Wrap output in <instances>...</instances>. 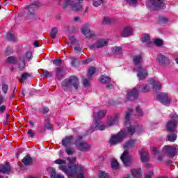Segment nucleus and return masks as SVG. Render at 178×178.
Returning a JSON list of instances; mask_svg holds the SVG:
<instances>
[{
	"instance_id": "1",
	"label": "nucleus",
	"mask_w": 178,
	"mask_h": 178,
	"mask_svg": "<svg viewBox=\"0 0 178 178\" xmlns=\"http://www.w3.org/2000/svg\"><path fill=\"white\" fill-rule=\"evenodd\" d=\"M54 163L56 165H60L58 166L60 170H62L65 175L67 176H70L71 177H76V178H84V170L86 168L81 165H72L71 166L66 165V161L63 159H56Z\"/></svg>"
},
{
	"instance_id": "2",
	"label": "nucleus",
	"mask_w": 178,
	"mask_h": 178,
	"mask_svg": "<svg viewBox=\"0 0 178 178\" xmlns=\"http://www.w3.org/2000/svg\"><path fill=\"white\" fill-rule=\"evenodd\" d=\"M142 126L138 125L134 127L131 125L128 127L126 129L122 130L121 131L118 132L117 134L112 136L110 139V144L111 145H116V144H119L126 138V137H129V136H133L134 133H137L140 134V133H143Z\"/></svg>"
},
{
	"instance_id": "3",
	"label": "nucleus",
	"mask_w": 178,
	"mask_h": 178,
	"mask_svg": "<svg viewBox=\"0 0 178 178\" xmlns=\"http://www.w3.org/2000/svg\"><path fill=\"white\" fill-rule=\"evenodd\" d=\"M136 140L131 139L126 142L124 145V151L121 155L120 159L126 168H130V166L134 163L133 156L129 154V150L127 149L134 148L136 147Z\"/></svg>"
},
{
	"instance_id": "4",
	"label": "nucleus",
	"mask_w": 178,
	"mask_h": 178,
	"mask_svg": "<svg viewBox=\"0 0 178 178\" xmlns=\"http://www.w3.org/2000/svg\"><path fill=\"white\" fill-rule=\"evenodd\" d=\"M80 82L76 76H71L61 82V88L65 92L79 90Z\"/></svg>"
},
{
	"instance_id": "5",
	"label": "nucleus",
	"mask_w": 178,
	"mask_h": 178,
	"mask_svg": "<svg viewBox=\"0 0 178 178\" xmlns=\"http://www.w3.org/2000/svg\"><path fill=\"white\" fill-rule=\"evenodd\" d=\"M106 115V111L105 110H101L97 113H93V118L95 121V125L96 127V130H104L105 129V125L101 124V122L99 121V119H102L104 116Z\"/></svg>"
},
{
	"instance_id": "6",
	"label": "nucleus",
	"mask_w": 178,
	"mask_h": 178,
	"mask_svg": "<svg viewBox=\"0 0 178 178\" xmlns=\"http://www.w3.org/2000/svg\"><path fill=\"white\" fill-rule=\"evenodd\" d=\"M81 140H83V136H78L77 140H75V145L77 149H79V151H81L82 152L90 151V149H91V146H90L87 142L81 141Z\"/></svg>"
},
{
	"instance_id": "7",
	"label": "nucleus",
	"mask_w": 178,
	"mask_h": 178,
	"mask_svg": "<svg viewBox=\"0 0 178 178\" xmlns=\"http://www.w3.org/2000/svg\"><path fill=\"white\" fill-rule=\"evenodd\" d=\"M171 120L168 121L166 124L168 131H176V127L178 124V115L176 113L170 114Z\"/></svg>"
},
{
	"instance_id": "8",
	"label": "nucleus",
	"mask_w": 178,
	"mask_h": 178,
	"mask_svg": "<svg viewBox=\"0 0 178 178\" xmlns=\"http://www.w3.org/2000/svg\"><path fill=\"white\" fill-rule=\"evenodd\" d=\"M147 6L152 10L165 9V3H163V0H147Z\"/></svg>"
},
{
	"instance_id": "9",
	"label": "nucleus",
	"mask_w": 178,
	"mask_h": 178,
	"mask_svg": "<svg viewBox=\"0 0 178 178\" xmlns=\"http://www.w3.org/2000/svg\"><path fill=\"white\" fill-rule=\"evenodd\" d=\"M163 154H167L169 155L170 158H174L176 156L178 153V146L177 145H174L172 146L165 145L163 147Z\"/></svg>"
},
{
	"instance_id": "10",
	"label": "nucleus",
	"mask_w": 178,
	"mask_h": 178,
	"mask_svg": "<svg viewBox=\"0 0 178 178\" xmlns=\"http://www.w3.org/2000/svg\"><path fill=\"white\" fill-rule=\"evenodd\" d=\"M7 63L15 64L19 62V69L20 70H23L24 69V66L26 65L24 62V57H19V60L16 58L15 56H10L6 60Z\"/></svg>"
},
{
	"instance_id": "11",
	"label": "nucleus",
	"mask_w": 178,
	"mask_h": 178,
	"mask_svg": "<svg viewBox=\"0 0 178 178\" xmlns=\"http://www.w3.org/2000/svg\"><path fill=\"white\" fill-rule=\"evenodd\" d=\"M81 31L86 38H93L95 37V32L90 29L88 24H83L81 28Z\"/></svg>"
},
{
	"instance_id": "12",
	"label": "nucleus",
	"mask_w": 178,
	"mask_h": 178,
	"mask_svg": "<svg viewBox=\"0 0 178 178\" xmlns=\"http://www.w3.org/2000/svg\"><path fill=\"white\" fill-rule=\"evenodd\" d=\"M40 6H41V3L35 1L34 2L32 1L31 4L26 6L25 9L27 10L29 16H30V15L34 16V15H35V9H38Z\"/></svg>"
},
{
	"instance_id": "13",
	"label": "nucleus",
	"mask_w": 178,
	"mask_h": 178,
	"mask_svg": "<svg viewBox=\"0 0 178 178\" xmlns=\"http://www.w3.org/2000/svg\"><path fill=\"white\" fill-rule=\"evenodd\" d=\"M99 81L102 84H106V88L107 90H112L113 88V82L111 77L103 75L99 78Z\"/></svg>"
},
{
	"instance_id": "14",
	"label": "nucleus",
	"mask_w": 178,
	"mask_h": 178,
	"mask_svg": "<svg viewBox=\"0 0 178 178\" xmlns=\"http://www.w3.org/2000/svg\"><path fill=\"white\" fill-rule=\"evenodd\" d=\"M106 45H108V40L100 39L95 44H89L88 48H90V49H95V48H104V47H106Z\"/></svg>"
},
{
	"instance_id": "15",
	"label": "nucleus",
	"mask_w": 178,
	"mask_h": 178,
	"mask_svg": "<svg viewBox=\"0 0 178 178\" xmlns=\"http://www.w3.org/2000/svg\"><path fill=\"white\" fill-rule=\"evenodd\" d=\"M156 98L158 99V101H159V102H161V104L165 105V106L170 104V100H169V97L166 93H161L157 95Z\"/></svg>"
},
{
	"instance_id": "16",
	"label": "nucleus",
	"mask_w": 178,
	"mask_h": 178,
	"mask_svg": "<svg viewBox=\"0 0 178 178\" xmlns=\"http://www.w3.org/2000/svg\"><path fill=\"white\" fill-rule=\"evenodd\" d=\"M137 72V77L139 80H144L148 76V71L143 67H139Z\"/></svg>"
},
{
	"instance_id": "17",
	"label": "nucleus",
	"mask_w": 178,
	"mask_h": 178,
	"mask_svg": "<svg viewBox=\"0 0 178 178\" xmlns=\"http://www.w3.org/2000/svg\"><path fill=\"white\" fill-rule=\"evenodd\" d=\"M128 101H134L138 98V90L134 88L130 92L127 93V95Z\"/></svg>"
},
{
	"instance_id": "18",
	"label": "nucleus",
	"mask_w": 178,
	"mask_h": 178,
	"mask_svg": "<svg viewBox=\"0 0 178 178\" xmlns=\"http://www.w3.org/2000/svg\"><path fill=\"white\" fill-rule=\"evenodd\" d=\"M158 62H159L160 65L162 66H166L169 65V58L165 56L163 54H160L158 56Z\"/></svg>"
},
{
	"instance_id": "19",
	"label": "nucleus",
	"mask_w": 178,
	"mask_h": 178,
	"mask_svg": "<svg viewBox=\"0 0 178 178\" xmlns=\"http://www.w3.org/2000/svg\"><path fill=\"white\" fill-rule=\"evenodd\" d=\"M119 122V115L116 114L113 117H110L107 122L108 126H115V124H118Z\"/></svg>"
},
{
	"instance_id": "20",
	"label": "nucleus",
	"mask_w": 178,
	"mask_h": 178,
	"mask_svg": "<svg viewBox=\"0 0 178 178\" xmlns=\"http://www.w3.org/2000/svg\"><path fill=\"white\" fill-rule=\"evenodd\" d=\"M133 61L135 66L141 67V65H143V55L139 54V55L135 56L133 58Z\"/></svg>"
},
{
	"instance_id": "21",
	"label": "nucleus",
	"mask_w": 178,
	"mask_h": 178,
	"mask_svg": "<svg viewBox=\"0 0 178 178\" xmlns=\"http://www.w3.org/2000/svg\"><path fill=\"white\" fill-rule=\"evenodd\" d=\"M73 140H74L73 136H67L65 139L62 140V145H63V147H67V145H71L72 143H73Z\"/></svg>"
},
{
	"instance_id": "22",
	"label": "nucleus",
	"mask_w": 178,
	"mask_h": 178,
	"mask_svg": "<svg viewBox=\"0 0 178 178\" xmlns=\"http://www.w3.org/2000/svg\"><path fill=\"white\" fill-rule=\"evenodd\" d=\"M140 160L142 162H148V161H149V155L145 150L142 149L140 152Z\"/></svg>"
},
{
	"instance_id": "23",
	"label": "nucleus",
	"mask_w": 178,
	"mask_h": 178,
	"mask_svg": "<svg viewBox=\"0 0 178 178\" xmlns=\"http://www.w3.org/2000/svg\"><path fill=\"white\" fill-rule=\"evenodd\" d=\"M0 172L8 175L10 172V165L8 163H6L5 165L0 166Z\"/></svg>"
},
{
	"instance_id": "24",
	"label": "nucleus",
	"mask_w": 178,
	"mask_h": 178,
	"mask_svg": "<svg viewBox=\"0 0 178 178\" xmlns=\"http://www.w3.org/2000/svg\"><path fill=\"white\" fill-rule=\"evenodd\" d=\"M131 173L134 177H141L143 176V170H141V168L138 169H133L131 170Z\"/></svg>"
},
{
	"instance_id": "25",
	"label": "nucleus",
	"mask_w": 178,
	"mask_h": 178,
	"mask_svg": "<svg viewBox=\"0 0 178 178\" xmlns=\"http://www.w3.org/2000/svg\"><path fill=\"white\" fill-rule=\"evenodd\" d=\"M113 23H115V19L110 17H103L102 24L107 26L109 24H113Z\"/></svg>"
},
{
	"instance_id": "26",
	"label": "nucleus",
	"mask_w": 178,
	"mask_h": 178,
	"mask_svg": "<svg viewBox=\"0 0 178 178\" xmlns=\"http://www.w3.org/2000/svg\"><path fill=\"white\" fill-rule=\"evenodd\" d=\"M131 33H133V29L130 26H127L124 28L122 33V37H129V35H131Z\"/></svg>"
},
{
	"instance_id": "27",
	"label": "nucleus",
	"mask_w": 178,
	"mask_h": 178,
	"mask_svg": "<svg viewBox=\"0 0 178 178\" xmlns=\"http://www.w3.org/2000/svg\"><path fill=\"white\" fill-rule=\"evenodd\" d=\"M141 92H149L151 91V86L147 84L139 85Z\"/></svg>"
},
{
	"instance_id": "28",
	"label": "nucleus",
	"mask_w": 178,
	"mask_h": 178,
	"mask_svg": "<svg viewBox=\"0 0 178 178\" xmlns=\"http://www.w3.org/2000/svg\"><path fill=\"white\" fill-rule=\"evenodd\" d=\"M131 113H133V109L129 108L125 115V126H129Z\"/></svg>"
},
{
	"instance_id": "29",
	"label": "nucleus",
	"mask_w": 178,
	"mask_h": 178,
	"mask_svg": "<svg viewBox=\"0 0 178 178\" xmlns=\"http://www.w3.org/2000/svg\"><path fill=\"white\" fill-rule=\"evenodd\" d=\"M22 163L24 165H33V159L31 158L30 155H26L22 159Z\"/></svg>"
},
{
	"instance_id": "30",
	"label": "nucleus",
	"mask_w": 178,
	"mask_h": 178,
	"mask_svg": "<svg viewBox=\"0 0 178 178\" xmlns=\"http://www.w3.org/2000/svg\"><path fill=\"white\" fill-rule=\"evenodd\" d=\"M122 47H114L113 48V54L114 55H118L119 56H120V55H122L123 54V51H122Z\"/></svg>"
},
{
	"instance_id": "31",
	"label": "nucleus",
	"mask_w": 178,
	"mask_h": 178,
	"mask_svg": "<svg viewBox=\"0 0 178 178\" xmlns=\"http://www.w3.org/2000/svg\"><path fill=\"white\" fill-rule=\"evenodd\" d=\"M72 10L75 12H79L80 10H83V6L79 3H74L72 4Z\"/></svg>"
},
{
	"instance_id": "32",
	"label": "nucleus",
	"mask_w": 178,
	"mask_h": 178,
	"mask_svg": "<svg viewBox=\"0 0 178 178\" xmlns=\"http://www.w3.org/2000/svg\"><path fill=\"white\" fill-rule=\"evenodd\" d=\"M151 81L152 83H153V90H154V91H158V90H161L162 85L160 82H155L154 79H152Z\"/></svg>"
},
{
	"instance_id": "33",
	"label": "nucleus",
	"mask_w": 178,
	"mask_h": 178,
	"mask_svg": "<svg viewBox=\"0 0 178 178\" xmlns=\"http://www.w3.org/2000/svg\"><path fill=\"white\" fill-rule=\"evenodd\" d=\"M142 42H147V44L151 43V38H149V35L147 33H144L141 38Z\"/></svg>"
},
{
	"instance_id": "34",
	"label": "nucleus",
	"mask_w": 178,
	"mask_h": 178,
	"mask_svg": "<svg viewBox=\"0 0 178 178\" xmlns=\"http://www.w3.org/2000/svg\"><path fill=\"white\" fill-rule=\"evenodd\" d=\"M177 138V135L176 134L172 133L168 135V140L171 143H175Z\"/></svg>"
},
{
	"instance_id": "35",
	"label": "nucleus",
	"mask_w": 178,
	"mask_h": 178,
	"mask_svg": "<svg viewBox=\"0 0 178 178\" xmlns=\"http://www.w3.org/2000/svg\"><path fill=\"white\" fill-rule=\"evenodd\" d=\"M30 77V74L25 72L21 75V77L19 79V81L21 83H24L25 80H29V78Z\"/></svg>"
},
{
	"instance_id": "36",
	"label": "nucleus",
	"mask_w": 178,
	"mask_h": 178,
	"mask_svg": "<svg viewBox=\"0 0 178 178\" xmlns=\"http://www.w3.org/2000/svg\"><path fill=\"white\" fill-rule=\"evenodd\" d=\"M95 73V67H91L89 68L88 72V80H91L92 76Z\"/></svg>"
},
{
	"instance_id": "37",
	"label": "nucleus",
	"mask_w": 178,
	"mask_h": 178,
	"mask_svg": "<svg viewBox=\"0 0 178 178\" xmlns=\"http://www.w3.org/2000/svg\"><path fill=\"white\" fill-rule=\"evenodd\" d=\"M99 178H109V175L106 172L100 170L98 173Z\"/></svg>"
},
{
	"instance_id": "38",
	"label": "nucleus",
	"mask_w": 178,
	"mask_h": 178,
	"mask_svg": "<svg viewBox=\"0 0 178 178\" xmlns=\"http://www.w3.org/2000/svg\"><path fill=\"white\" fill-rule=\"evenodd\" d=\"M56 34H58V28L54 27L51 29V32L50 33V35L53 40L56 38Z\"/></svg>"
},
{
	"instance_id": "39",
	"label": "nucleus",
	"mask_w": 178,
	"mask_h": 178,
	"mask_svg": "<svg viewBox=\"0 0 178 178\" xmlns=\"http://www.w3.org/2000/svg\"><path fill=\"white\" fill-rule=\"evenodd\" d=\"M56 76L58 77V80H61L62 77H63L62 69L60 67L56 68Z\"/></svg>"
},
{
	"instance_id": "40",
	"label": "nucleus",
	"mask_w": 178,
	"mask_h": 178,
	"mask_svg": "<svg viewBox=\"0 0 178 178\" xmlns=\"http://www.w3.org/2000/svg\"><path fill=\"white\" fill-rule=\"evenodd\" d=\"M111 166L113 169H119V163L118 162V161L113 159L111 161Z\"/></svg>"
},
{
	"instance_id": "41",
	"label": "nucleus",
	"mask_w": 178,
	"mask_h": 178,
	"mask_svg": "<svg viewBox=\"0 0 178 178\" xmlns=\"http://www.w3.org/2000/svg\"><path fill=\"white\" fill-rule=\"evenodd\" d=\"M7 38L8 41H16V36L10 32L8 33Z\"/></svg>"
},
{
	"instance_id": "42",
	"label": "nucleus",
	"mask_w": 178,
	"mask_h": 178,
	"mask_svg": "<svg viewBox=\"0 0 178 178\" xmlns=\"http://www.w3.org/2000/svg\"><path fill=\"white\" fill-rule=\"evenodd\" d=\"M154 44L156 47H162L163 45V41L159 38L154 40Z\"/></svg>"
},
{
	"instance_id": "43",
	"label": "nucleus",
	"mask_w": 178,
	"mask_h": 178,
	"mask_svg": "<svg viewBox=\"0 0 178 178\" xmlns=\"http://www.w3.org/2000/svg\"><path fill=\"white\" fill-rule=\"evenodd\" d=\"M73 1L70 0H65L63 3V8H67V6H73Z\"/></svg>"
},
{
	"instance_id": "44",
	"label": "nucleus",
	"mask_w": 178,
	"mask_h": 178,
	"mask_svg": "<svg viewBox=\"0 0 178 178\" xmlns=\"http://www.w3.org/2000/svg\"><path fill=\"white\" fill-rule=\"evenodd\" d=\"M136 112L137 116H143L144 115V113L143 112V109H141L139 106H137L136 108Z\"/></svg>"
},
{
	"instance_id": "45",
	"label": "nucleus",
	"mask_w": 178,
	"mask_h": 178,
	"mask_svg": "<svg viewBox=\"0 0 178 178\" xmlns=\"http://www.w3.org/2000/svg\"><path fill=\"white\" fill-rule=\"evenodd\" d=\"M83 84L84 87H90V79L83 78Z\"/></svg>"
},
{
	"instance_id": "46",
	"label": "nucleus",
	"mask_w": 178,
	"mask_h": 178,
	"mask_svg": "<svg viewBox=\"0 0 178 178\" xmlns=\"http://www.w3.org/2000/svg\"><path fill=\"white\" fill-rule=\"evenodd\" d=\"M154 176L153 171H149L148 172L145 173V178H152Z\"/></svg>"
},
{
	"instance_id": "47",
	"label": "nucleus",
	"mask_w": 178,
	"mask_h": 178,
	"mask_svg": "<svg viewBox=\"0 0 178 178\" xmlns=\"http://www.w3.org/2000/svg\"><path fill=\"white\" fill-rule=\"evenodd\" d=\"M50 176H51V178H57L58 177V174H56V171H55V169L51 170Z\"/></svg>"
},
{
	"instance_id": "48",
	"label": "nucleus",
	"mask_w": 178,
	"mask_h": 178,
	"mask_svg": "<svg viewBox=\"0 0 178 178\" xmlns=\"http://www.w3.org/2000/svg\"><path fill=\"white\" fill-rule=\"evenodd\" d=\"M43 76L44 77H51L52 74H51L48 70H43Z\"/></svg>"
},
{
	"instance_id": "49",
	"label": "nucleus",
	"mask_w": 178,
	"mask_h": 178,
	"mask_svg": "<svg viewBox=\"0 0 178 178\" xmlns=\"http://www.w3.org/2000/svg\"><path fill=\"white\" fill-rule=\"evenodd\" d=\"M53 63L56 66H60V65H62V60H59V59L54 60Z\"/></svg>"
},
{
	"instance_id": "50",
	"label": "nucleus",
	"mask_w": 178,
	"mask_h": 178,
	"mask_svg": "<svg viewBox=\"0 0 178 178\" xmlns=\"http://www.w3.org/2000/svg\"><path fill=\"white\" fill-rule=\"evenodd\" d=\"M65 152H67V155H73L74 154V149L67 148L65 149Z\"/></svg>"
},
{
	"instance_id": "51",
	"label": "nucleus",
	"mask_w": 178,
	"mask_h": 178,
	"mask_svg": "<svg viewBox=\"0 0 178 178\" xmlns=\"http://www.w3.org/2000/svg\"><path fill=\"white\" fill-rule=\"evenodd\" d=\"M41 112L43 115H47L49 112V108L48 107H42Z\"/></svg>"
},
{
	"instance_id": "52",
	"label": "nucleus",
	"mask_w": 178,
	"mask_h": 178,
	"mask_svg": "<svg viewBox=\"0 0 178 178\" xmlns=\"http://www.w3.org/2000/svg\"><path fill=\"white\" fill-rule=\"evenodd\" d=\"M8 85L7 84H3L2 85V91L3 92H4V94H7L8 93Z\"/></svg>"
},
{
	"instance_id": "53",
	"label": "nucleus",
	"mask_w": 178,
	"mask_h": 178,
	"mask_svg": "<svg viewBox=\"0 0 178 178\" xmlns=\"http://www.w3.org/2000/svg\"><path fill=\"white\" fill-rule=\"evenodd\" d=\"M127 3L129 5H136L137 2H138V0H127Z\"/></svg>"
},
{
	"instance_id": "54",
	"label": "nucleus",
	"mask_w": 178,
	"mask_h": 178,
	"mask_svg": "<svg viewBox=\"0 0 178 178\" xmlns=\"http://www.w3.org/2000/svg\"><path fill=\"white\" fill-rule=\"evenodd\" d=\"M51 123L49 122H47L44 123V129H47V130H51Z\"/></svg>"
},
{
	"instance_id": "55",
	"label": "nucleus",
	"mask_w": 178,
	"mask_h": 178,
	"mask_svg": "<svg viewBox=\"0 0 178 178\" xmlns=\"http://www.w3.org/2000/svg\"><path fill=\"white\" fill-rule=\"evenodd\" d=\"M74 49L75 52H76V54H81V52L82 51L81 48H80V47H79V46L74 47Z\"/></svg>"
},
{
	"instance_id": "56",
	"label": "nucleus",
	"mask_w": 178,
	"mask_h": 178,
	"mask_svg": "<svg viewBox=\"0 0 178 178\" xmlns=\"http://www.w3.org/2000/svg\"><path fill=\"white\" fill-rule=\"evenodd\" d=\"M70 59H71V65H72V66H76V58H74V57H71Z\"/></svg>"
},
{
	"instance_id": "57",
	"label": "nucleus",
	"mask_w": 178,
	"mask_h": 178,
	"mask_svg": "<svg viewBox=\"0 0 178 178\" xmlns=\"http://www.w3.org/2000/svg\"><path fill=\"white\" fill-rule=\"evenodd\" d=\"M82 62L84 65H88L90 62H92V58H88L86 60H83Z\"/></svg>"
},
{
	"instance_id": "58",
	"label": "nucleus",
	"mask_w": 178,
	"mask_h": 178,
	"mask_svg": "<svg viewBox=\"0 0 178 178\" xmlns=\"http://www.w3.org/2000/svg\"><path fill=\"white\" fill-rule=\"evenodd\" d=\"M159 21L162 22V23H168V19L163 17H159Z\"/></svg>"
},
{
	"instance_id": "59",
	"label": "nucleus",
	"mask_w": 178,
	"mask_h": 178,
	"mask_svg": "<svg viewBox=\"0 0 178 178\" xmlns=\"http://www.w3.org/2000/svg\"><path fill=\"white\" fill-rule=\"evenodd\" d=\"M152 152H154V155H157V154H159V150H158L156 147H152Z\"/></svg>"
},
{
	"instance_id": "60",
	"label": "nucleus",
	"mask_w": 178,
	"mask_h": 178,
	"mask_svg": "<svg viewBox=\"0 0 178 178\" xmlns=\"http://www.w3.org/2000/svg\"><path fill=\"white\" fill-rule=\"evenodd\" d=\"M28 134L29 135V136L31 137V138H33V137H34V132H33L32 129L28 130Z\"/></svg>"
},
{
	"instance_id": "61",
	"label": "nucleus",
	"mask_w": 178,
	"mask_h": 178,
	"mask_svg": "<svg viewBox=\"0 0 178 178\" xmlns=\"http://www.w3.org/2000/svg\"><path fill=\"white\" fill-rule=\"evenodd\" d=\"M6 109V106H5V105L1 106H0V113H3V112H5Z\"/></svg>"
},
{
	"instance_id": "62",
	"label": "nucleus",
	"mask_w": 178,
	"mask_h": 178,
	"mask_svg": "<svg viewBox=\"0 0 178 178\" xmlns=\"http://www.w3.org/2000/svg\"><path fill=\"white\" fill-rule=\"evenodd\" d=\"M74 22L81 23V18H80V17H75L74 18Z\"/></svg>"
},
{
	"instance_id": "63",
	"label": "nucleus",
	"mask_w": 178,
	"mask_h": 178,
	"mask_svg": "<svg viewBox=\"0 0 178 178\" xmlns=\"http://www.w3.org/2000/svg\"><path fill=\"white\" fill-rule=\"evenodd\" d=\"M31 56H32L31 52L30 51L26 52V57L27 58V59H31Z\"/></svg>"
},
{
	"instance_id": "64",
	"label": "nucleus",
	"mask_w": 178,
	"mask_h": 178,
	"mask_svg": "<svg viewBox=\"0 0 178 178\" xmlns=\"http://www.w3.org/2000/svg\"><path fill=\"white\" fill-rule=\"evenodd\" d=\"M67 159V161H70V162H76V157H70Z\"/></svg>"
}]
</instances>
